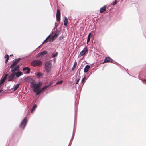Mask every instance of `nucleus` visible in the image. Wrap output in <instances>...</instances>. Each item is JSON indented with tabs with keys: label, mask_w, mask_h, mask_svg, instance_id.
Listing matches in <instances>:
<instances>
[{
	"label": "nucleus",
	"mask_w": 146,
	"mask_h": 146,
	"mask_svg": "<svg viewBox=\"0 0 146 146\" xmlns=\"http://www.w3.org/2000/svg\"><path fill=\"white\" fill-rule=\"evenodd\" d=\"M37 106L36 104H35L33 106L31 111V113H32L33 111L36 108Z\"/></svg>",
	"instance_id": "obj_23"
},
{
	"label": "nucleus",
	"mask_w": 146,
	"mask_h": 146,
	"mask_svg": "<svg viewBox=\"0 0 146 146\" xmlns=\"http://www.w3.org/2000/svg\"><path fill=\"white\" fill-rule=\"evenodd\" d=\"M50 35H49L46 38V39L43 42L41 45H42L46 41V40L50 36Z\"/></svg>",
	"instance_id": "obj_28"
},
{
	"label": "nucleus",
	"mask_w": 146,
	"mask_h": 146,
	"mask_svg": "<svg viewBox=\"0 0 146 146\" xmlns=\"http://www.w3.org/2000/svg\"><path fill=\"white\" fill-rule=\"evenodd\" d=\"M58 54V52H56L54 54H52V58H54L55 57H56L57 56Z\"/></svg>",
	"instance_id": "obj_24"
},
{
	"label": "nucleus",
	"mask_w": 146,
	"mask_h": 146,
	"mask_svg": "<svg viewBox=\"0 0 146 146\" xmlns=\"http://www.w3.org/2000/svg\"><path fill=\"white\" fill-rule=\"evenodd\" d=\"M90 66L87 65L85 67L84 69V72L85 73H87L90 68Z\"/></svg>",
	"instance_id": "obj_12"
},
{
	"label": "nucleus",
	"mask_w": 146,
	"mask_h": 146,
	"mask_svg": "<svg viewBox=\"0 0 146 146\" xmlns=\"http://www.w3.org/2000/svg\"><path fill=\"white\" fill-rule=\"evenodd\" d=\"M56 19L58 21H59L60 20V12L59 10L57 9L56 14Z\"/></svg>",
	"instance_id": "obj_6"
},
{
	"label": "nucleus",
	"mask_w": 146,
	"mask_h": 146,
	"mask_svg": "<svg viewBox=\"0 0 146 146\" xmlns=\"http://www.w3.org/2000/svg\"><path fill=\"white\" fill-rule=\"evenodd\" d=\"M19 68V65H17L13 69H12L11 71L12 72H14L18 70Z\"/></svg>",
	"instance_id": "obj_15"
},
{
	"label": "nucleus",
	"mask_w": 146,
	"mask_h": 146,
	"mask_svg": "<svg viewBox=\"0 0 146 146\" xmlns=\"http://www.w3.org/2000/svg\"><path fill=\"white\" fill-rule=\"evenodd\" d=\"M8 76V74H6L4 76V78L2 79V80H4V81H5L6 79V78H7V77Z\"/></svg>",
	"instance_id": "obj_25"
},
{
	"label": "nucleus",
	"mask_w": 146,
	"mask_h": 146,
	"mask_svg": "<svg viewBox=\"0 0 146 146\" xmlns=\"http://www.w3.org/2000/svg\"><path fill=\"white\" fill-rule=\"evenodd\" d=\"M59 23L58 22H56V21L55 23V27L56 28H57L58 26V25Z\"/></svg>",
	"instance_id": "obj_27"
},
{
	"label": "nucleus",
	"mask_w": 146,
	"mask_h": 146,
	"mask_svg": "<svg viewBox=\"0 0 146 146\" xmlns=\"http://www.w3.org/2000/svg\"><path fill=\"white\" fill-rule=\"evenodd\" d=\"M106 5H104L103 7L100 8V13H102L105 11L106 9Z\"/></svg>",
	"instance_id": "obj_11"
},
{
	"label": "nucleus",
	"mask_w": 146,
	"mask_h": 146,
	"mask_svg": "<svg viewBox=\"0 0 146 146\" xmlns=\"http://www.w3.org/2000/svg\"><path fill=\"white\" fill-rule=\"evenodd\" d=\"M20 84H17L15 85L13 87V89L14 91H16L18 88Z\"/></svg>",
	"instance_id": "obj_16"
},
{
	"label": "nucleus",
	"mask_w": 146,
	"mask_h": 146,
	"mask_svg": "<svg viewBox=\"0 0 146 146\" xmlns=\"http://www.w3.org/2000/svg\"><path fill=\"white\" fill-rule=\"evenodd\" d=\"M27 122V118L25 117L21 122L20 125V127L22 128L23 129H24L26 125Z\"/></svg>",
	"instance_id": "obj_4"
},
{
	"label": "nucleus",
	"mask_w": 146,
	"mask_h": 146,
	"mask_svg": "<svg viewBox=\"0 0 146 146\" xmlns=\"http://www.w3.org/2000/svg\"><path fill=\"white\" fill-rule=\"evenodd\" d=\"M52 63L50 61H48L46 62L44 65V68L47 72L48 74L50 72L51 69Z\"/></svg>",
	"instance_id": "obj_2"
},
{
	"label": "nucleus",
	"mask_w": 146,
	"mask_h": 146,
	"mask_svg": "<svg viewBox=\"0 0 146 146\" xmlns=\"http://www.w3.org/2000/svg\"><path fill=\"white\" fill-rule=\"evenodd\" d=\"M36 76L39 77L43 76V75L42 73L39 72L37 73L36 74Z\"/></svg>",
	"instance_id": "obj_20"
},
{
	"label": "nucleus",
	"mask_w": 146,
	"mask_h": 146,
	"mask_svg": "<svg viewBox=\"0 0 146 146\" xmlns=\"http://www.w3.org/2000/svg\"><path fill=\"white\" fill-rule=\"evenodd\" d=\"M5 58H6V59H9V56L7 54L5 56Z\"/></svg>",
	"instance_id": "obj_30"
},
{
	"label": "nucleus",
	"mask_w": 146,
	"mask_h": 146,
	"mask_svg": "<svg viewBox=\"0 0 146 146\" xmlns=\"http://www.w3.org/2000/svg\"><path fill=\"white\" fill-rule=\"evenodd\" d=\"M62 80H61L57 82L56 83V84H61L62 83Z\"/></svg>",
	"instance_id": "obj_26"
},
{
	"label": "nucleus",
	"mask_w": 146,
	"mask_h": 146,
	"mask_svg": "<svg viewBox=\"0 0 146 146\" xmlns=\"http://www.w3.org/2000/svg\"><path fill=\"white\" fill-rule=\"evenodd\" d=\"M47 53V52L46 51H43L38 54V56L37 57H39L40 56H41L42 57L44 55H46Z\"/></svg>",
	"instance_id": "obj_10"
},
{
	"label": "nucleus",
	"mask_w": 146,
	"mask_h": 146,
	"mask_svg": "<svg viewBox=\"0 0 146 146\" xmlns=\"http://www.w3.org/2000/svg\"><path fill=\"white\" fill-rule=\"evenodd\" d=\"M2 91V89L0 90V93H1Z\"/></svg>",
	"instance_id": "obj_38"
},
{
	"label": "nucleus",
	"mask_w": 146,
	"mask_h": 146,
	"mask_svg": "<svg viewBox=\"0 0 146 146\" xmlns=\"http://www.w3.org/2000/svg\"><path fill=\"white\" fill-rule=\"evenodd\" d=\"M48 87V86H47L46 85V86H44L41 89H40V93Z\"/></svg>",
	"instance_id": "obj_18"
},
{
	"label": "nucleus",
	"mask_w": 146,
	"mask_h": 146,
	"mask_svg": "<svg viewBox=\"0 0 146 146\" xmlns=\"http://www.w3.org/2000/svg\"><path fill=\"white\" fill-rule=\"evenodd\" d=\"M42 62L39 60H37L33 61L31 63L32 66H39L42 65Z\"/></svg>",
	"instance_id": "obj_3"
},
{
	"label": "nucleus",
	"mask_w": 146,
	"mask_h": 146,
	"mask_svg": "<svg viewBox=\"0 0 146 146\" xmlns=\"http://www.w3.org/2000/svg\"><path fill=\"white\" fill-rule=\"evenodd\" d=\"M13 56V54H11L10 55V56Z\"/></svg>",
	"instance_id": "obj_39"
},
{
	"label": "nucleus",
	"mask_w": 146,
	"mask_h": 146,
	"mask_svg": "<svg viewBox=\"0 0 146 146\" xmlns=\"http://www.w3.org/2000/svg\"><path fill=\"white\" fill-rule=\"evenodd\" d=\"M112 61V60L109 57L106 58L104 60L103 63L111 62Z\"/></svg>",
	"instance_id": "obj_8"
},
{
	"label": "nucleus",
	"mask_w": 146,
	"mask_h": 146,
	"mask_svg": "<svg viewBox=\"0 0 146 146\" xmlns=\"http://www.w3.org/2000/svg\"><path fill=\"white\" fill-rule=\"evenodd\" d=\"M8 59H6L5 61V62L7 63L8 62Z\"/></svg>",
	"instance_id": "obj_37"
},
{
	"label": "nucleus",
	"mask_w": 146,
	"mask_h": 146,
	"mask_svg": "<svg viewBox=\"0 0 146 146\" xmlns=\"http://www.w3.org/2000/svg\"><path fill=\"white\" fill-rule=\"evenodd\" d=\"M145 80L146 82V80Z\"/></svg>",
	"instance_id": "obj_40"
},
{
	"label": "nucleus",
	"mask_w": 146,
	"mask_h": 146,
	"mask_svg": "<svg viewBox=\"0 0 146 146\" xmlns=\"http://www.w3.org/2000/svg\"><path fill=\"white\" fill-rule=\"evenodd\" d=\"M80 79V78H79L78 80H76V82L75 83L76 84H77L78 83Z\"/></svg>",
	"instance_id": "obj_35"
},
{
	"label": "nucleus",
	"mask_w": 146,
	"mask_h": 146,
	"mask_svg": "<svg viewBox=\"0 0 146 146\" xmlns=\"http://www.w3.org/2000/svg\"><path fill=\"white\" fill-rule=\"evenodd\" d=\"M16 62L14 61L10 66V68H12L17 64Z\"/></svg>",
	"instance_id": "obj_19"
},
{
	"label": "nucleus",
	"mask_w": 146,
	"mask_h": 146,
	"mask_svg": "<svg viewBox=\"0 0 146 146\" xmlns=\"http://www.w3.org/2000/svg\"><path fill=\"white\" fill-rule=\"evenodd\" d=\"M77 64V62H74V65H73V66L72 69V70H73L74 69V68L76 66Z\"/></svg>",
	"instance_id": "obj_21"
},
{
	"label": "nucleus",
	"mask_w": 146,
	"mask_h": 146,
	"mask_svg": "<svg viewBox=\"0 0 146 146\" xmlns=\"http://www.w3.org/2000/svg\"><path fill=\"white\" fill-rule=\"evenodd\" d=\"M20 60V58H18L15 61L16 62V63H17Z\"/></svg>",
	"instance_id": "obj_32"
},
{
	"label": "nucleus",
	"mask_w": 146,
	"mask_h": 146,
	"mask_svg": "<svg viewBox=\"0 0 146 146\" xmlns=\"http://www.w3.org/2000/svg\"><path fill=\"white\" fill-rule=\"evenodd\" d=\"M90 34H91V33H90L88 35V38H87V43L90 41Z\"/></svg>",
	"instance_id": "obj_22"
},
{
	"label": "nucleus",
	"mask_w": 146,
	"mask_h": 146,
	"mask_svg": "<svg viewBox=\"0 0 146 146\" xmlns=\"http://www.w3.org/2000/svg\"><path fill=\"white\" fill-rule=\"evenodd\" d=\"M42 84V82H38L37 84L35 82L32 83L31 84V87L33 88L34 92L36 94V95H38L40 93V86Z\"/></svg>",
	"instance_id": "obj_1"
},
{
	"label": "nucleus",
	"mask_w": 146,
	"mask_h": 146,
	"mask_svg": "<svg viewBox=\"0 0 146 146\" xmlns=\"http://www.w3.org/2000/svg\"><path fill=\"white\" fill-rule=\"evenodd\" d=\"M15 74V73H12L8 78V81H10L13 80L16 78Z\"/></svg>",
	"instance_id": "obj_5"
},
{
	"label": "nucleus",
	"mask_w": 146,
	"mask_h": 146,
	"mask_svg": "<svg viewBox=\"0 0 146 146\" xmlns=\"http://www.w3.org/2000/svg\"><path fill=\"white\" fill-rule=\"evenodd\" d=\"M117 1L116 0H115V1L113 3V6H114V5H115L117 3Z\"/></svg>",
	"instance_id": "obj_33"
},
{
	"label": "nucleus",
	"mask_w": 146,
	"mask_h": 146,
	"mask_svg": "<svg viewBox=\"0 0 146 146\" xmlns=\"http://www.w3.org/2000/svg\"><path fill=\"white\" fill-rule=\"evenodd\" d=\"M64 37L62 35L61 36L59 37V40H61Z\"/></svg>",
	"instance_id": "obj_29"
},
{
	"label": "nucleus",
	"mask_w": 146,
	"mask_h": 146,
	"mask_svg": "<svg viewBox=\"0 0 146 146\" xmlns=\"http://www.w3.org/2000/svg\"><path fill=\"white\" fill-rule=\"evenodd\" d=\"M88 52V50L87 48H86L83 49V50L80 52L79 55L81 56L85 54L87 52Z\"/></svg>",
	"instance_id": "obj_7"
},
{
	"label": "nucleus",
	"mask_w": 146,
	"mask_h": 146,
	"mask_svg": "<svg viewBox=\"0 0 146 146\" xmlns=\"http://www.w3.org/2000/svg\"><path fill=\"white\" fill-rule=\"evenodd\" d=\"M5 81L3 80L2 79L0 80V84H2Z\"/></svg>",
	"instance_id": "obj_31"
},
{
	"label": "nucleus",
	"mask_w": 146,
	"mask_h": 146,
	"mask_svg": "<svg viewBox=\"0 0 146 146\" xmlns=\"http://www.w3.org/2000/svg\"><path fill=\"white\" fill-rule=\"evenodd\" d=\"M85 77H84V78L82 79V82H81V83H82V82L83 83V82L84 80V79H85Z\"/></svg>",
	"instance_id": "obj_36"
},
{
	"label": "nucleus",
	"mask_w": 146,
	"mask_h": 146,
	"mask_svg": "<svg viewBox=\"0 0 146 146\" xmlns=\"http://www.w3.org/2000/svg\"><path fill=\"white\" fill-rule=\"evenodd\" d=\"M14 73H15V76H16V77L18 78L22 74V72L21 71H19L17 72H14Z\"/></svg>",
	"instance_id": "obj_14"
},
{
	"label": "nucleus",
	"mask_w": 146,
	"mask_h": 146,
	"mask_svg": "<svg viewBox=\"0 0 146 146\" xmlns=\"http://www.w3.org/2000/svg\"><path fill=\"white\" fill-rule=\"evenodd\" d=\"M23 70L24 71L27 70V71L26 72L27 74H28L30 73V69L28 67H24L23 68Z\"/></svg>",
	"instance_id": "obj_13"
},
{
	"label": "nucleus",
	"mask_w": 146,
	"mask_h": 146,
	"mask_svg": "<svg viewBox=\"0 0 146 146\" xmlns=\"http://www.w3.org/2000/svg\"><path fill=\"white\" fill-rule=\"evenodd\" d=\"M52 84H53V83L52 82H51L49 83V84L48 85H47V86H48V87L52 85Z\"/></svg>",
	"instance_id": "obj_34"
},
{
	"label": "nucleus",
	"mask_w": 146,
	"mask_h": 146,
	"mask_svg": "<svg viewBox=\"0 0 146 146\" xmlns=\"http://www.w3.org/2000/svg\"><path fill=\"white\" fill-rule=\"evenodd\" d=\"M68 22V19L66 17H65L64 20V25L66 26H67Z\"/></svg>",
	"instance_id": "obj_17"
},
{
	"label": "nucleus",
	"mask_w": 146,
	"mask_h": 146,
	"mask_svg": "<svg viewBox=\"0 0 146 146\" xmlns=\"http://www.w3.org/2000/svg\"><path fill=\"white\" fill-rule=\"evenodd\" d=\"M60 32V31L59 30H57L56 31V33L54 34L53 37H52V41L53 40V38H56L57 36H58Z\"/></svg>",
	"instance_id": "obj_9"
}]
</instances>
